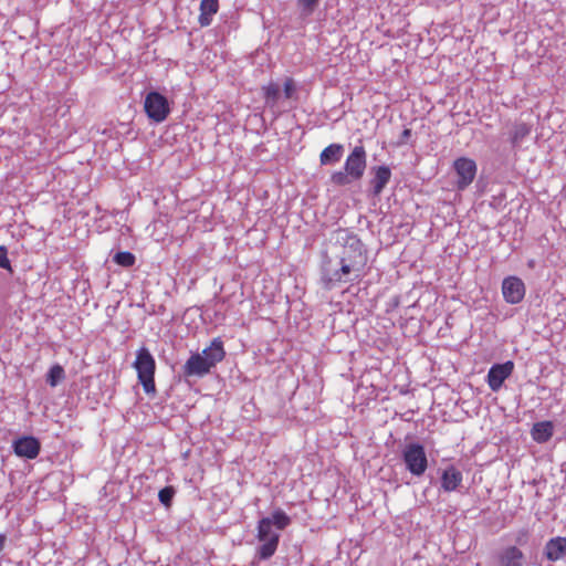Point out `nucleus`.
Here are the masks:
<instances>
[{
    "label": "nucleus",
    "instance_id": "f257e3e1",
    "mask_svg": "<svg viewBox=\"0 0 566 566\" xmlns=\"http://www.w3.org/2000/svg\"><path fill=\"white\" fill-rule=\"evenodd\" d=\"M338 234L343 249L338 255L337 268L325 270L323 273V282L328 289L340 283H358L366 275L368 256L360 239L343 229L338 230Z\"/></svg>",
    "mask_w": 566,
    "mask_h": 566
},
{
    "label": "nucleus",
    "instance_id": "f03ea898",
    "mask_svg": "<svg viewBox=\"0 0 566 566\" xmlns=\"http://www.w3.org/2000/svg\"><path fill=\"white\" fill-rule=\"evenodd\" d=\"M291 524L290 516L282 510H275L272 512L270 517H262L258 522L256 538L261 543L258 548V557L262 560L271 558L279 546L280 534L273 531V526L276 530H285Z\"/></svg>",
    "mask_w": 566,
    "mask_h": 566
},
{
    "label": "nucleus",
    "instance_id": "7ed1b4c3",
    "mask_svg": "<svg viewBox=\"0 0 566 566\" xmlns=\"http://www.w3.org/2000/svg\"><path fill=\"white\" fill-rule=\"evenodd\" d=\"M367 167V154L364 146H355L347 156L344 170L331 175V182L335 186H346L359 180Z\"/></svg>",
    "mask_w": 566,
    "mask_h": 566
},
{
    "label": "nucleus",
    "instance_id": "20e7f679",
    "mask_svg": "<svg viewBox=\"0 0 566 566\" xmlns=\"http://www.w3.org/2000/svg\"><path fill=\"white\" fill-rule=\"evenodd\" d=\"M137 373V378L140 385L143 386L144 391L147 395L156 394V384H155V371H156V361L151 353L147 347H140L136 353V359L133 364Z\"/></svg>",
    "mask_w": 566,
    "mask_h": 566
},
{
    "label": "nucleus",
    "instance_id": "39448f33",
    "mask_svg": "<svg viewBox=\"0 0 566 566\" xmlns=\"http://www.w3.org/2000/svg\"><path fill=\"white\" fill-rule=\"evenodd\" d=\"M402 459L407 470L416 476H421L428 468L427 454L420 443L407 444L402 451Z\"/></svg>",
    "mask_w": 566,
    "mask_h": 566
},
{
    "label": "nucleus",
    "instance_id": "423d86ee",
    "mask_svg": "<svg viewBox=\"0 0 566 566\" xmlns=\"http://www.w3.org/2000/svg\"><path fill=\"white\" fill-rule=\"evenodd\" d=\"M144 111L149 119L161 123L168 117L170 107L168 99L163 94L149 92L145 97Z\"/></svg>",
    "mask_w": 566,
    "mask_h": 566
},
{
    "label": "nucleus",
    "instance_id": "0eeeda50",
    "mask_svg": "<svg viewBox=\"0 0 566 566\" xmlns=\"http://www.w3.org/2000/svg\"><path fill=\"white\" fill-rule=\"evenodd\" d=\"M453 168L458 176L457 188L458 190H464L475 178L476 164L471 158L460 157L454 160Z\"/></svg>",
    "mask_w": 566,
    "mask_h": 566
},
{
    "label": "nucleus",
    "instance_id": "6e6552de",
    "mask_svg": "<svg viewBox=\"0 0 566 566\" xmlns=\"http://www.w3.org/2000/svg\"><path fill=\"white\" fill-rule=\"evenodd\" d=\"M526 293V287L522 279L515 275L506 276L502 282V295L506 303L520 304Z\"/></svg>",
    "mask_w": 566,
    "mask_h": 566
},
{
    "label": "nucleus",
    "instance_id": "1a4fd4ad",
    "mask_svg": "<svg viewBox=\"0 0 566 566\" xmlns=\"http://www.w3.org/2000/svg\"><path fill=\"white\" fill-rule=\"evenodd\" d=\"M514 363L507 360L503 364L493 365L488 373L486 381L490 389L494 392L499 391L504 381L513 374Z\"/></svg>",
    "mask_w": 566,
    "mask_h": 566
},
{
    "label": "nucleus",
    "instance_id": "9d476101",
    "mask_svg": "<svg viewBox=\"0 0 566 566\" xmlns=\"http://www.w3.org/2000/svg\"><path fill=\"white\" fill-rule=\"evenodd\" d=\"M13 451L20 458L33 460L41 451V443L32 436H24L14 440Z\"/></svg>",
    "mask_w": 566,
    "mask_h": 566
},
{
    "label": "nucleus",
    "instance_id": "9b49d317",
    "mask_svg": "<svg viewBox=\"0 0 566 566\" xmlns=\"http://www.w3.org/2000/svg\"><path fill=\"white\" fill-rule=\"evenodd\" d=\"M210 364L199 353L192 354L182 367V373L186 377L199 376L202 377L210 373Z\"/></svg>",
    "mask_w": 566,
    "mask_h": 566
},
{
    "label": "nucleus",
    "instance_id": "f8f14e48",
    "mask_svg": "<svg viewBox=\"0 0 566 566\" xmlns=\"http://www.w3.org/2000/svg\"><path fill=\"white\" fill-rule=\"evenodd\" d=\"M497 562L500 566H524L525 556L517 546L511 545L497 554Z\"/></svg>",
    "mask_w": 566,
    "mask_h": 566
},
{
    "label": "nucleus",
    "instance_id": "ddd939ff",
    "mask_svg": "<svg viewBox=\"0 0 566 566\" xmlns=\"http://www.w3.org/2000/svg\"><path fill=\"white\" fill-rule=\"evenodd\" d=\"M544 555L549 562H557L566 557V537L556 536L547 541Z\"/></svg>",
    "mask_w": 566,
    "mask_h": 566
},
{
    "label": "nucleus",
    "instance_id": "4468645a",
    "mask_svg": "<svg viewBox=\"0 0 566 566\" xmlns=\"http://www.w3.org/2000/svg\"><path fill=\"white\" fill-rule=\"evenodd\" d=\"M201 355L213 368L218 363L222 361L226 357V350L223 347L222 339L220 337L213 338L210 345L202 350Z\"/></svg>",
    "mask_w": 566,
    "mask_h": 566
},
{
    "label": "nucleus",
    "instance_id": "2eb2a0df",
    "mask_svg": "<svg viewBox=\"0 0 566 566\" xmlns=\"http://www.w3.org/2000/svg\"><path fill=\"white\" fill-rule=\"evenodd\" d=\"M463 476L460 470L450 465L441 474V489L444 492L455 491L462 483Z\"/></svg>",
    "mask_w": 566,
    "mask_h": 566
},
{
    "label": "nucleus",
    "instance_id": "dca6fc26",
    "mask_svg": "<svg viewBox=\"0 0 566 566\" xmlns=\"http://www.w3.org/2000/svg\"><path fill=\"white\" fill-rule=\"evenodd\" d=\"M199 9V24L201 27H208L212 22L213 15L219 10V0H201Z\"/></svg>",
    "mask_w": 566,
    "mask_h": 566
},
{
    "label": "nucleus",
    "instance_id": "f3484780",
    "mask_svg": "<svg viewBox=\"0 0 566 566\" xmlns=\"http://www.w3.org/2000/svg\"><path fill=\"white\" fill-rule=\"evenodd\" d=\"M554 432V426L552 421H541L533 424L531 434L534 441L538 443L547 442Z\"/></svg>",
    "mask_w": 566,
    "mask_h": 566
},
{
    "label": "nucleus",
    "instance_id": "a211bd4d",
    "mask_svg": "<svg viewBox=\"0 0 566 566\" xmlns=\"http://www.w3.org/2000/svg\"><path fill=\"white\" fill-rule=\"evenodd\" d=\"M391 178V171L387 166H379L375 169V176L371 179L373 191L376 196L380 195Z\"/></svg>",
    "mask_w": 566,
    "mask_h": 566
},
{
    "label": "nucleus",
    "instance_id": "6ab92c4d",
    "mask_svg": "<svg viewBox=\"0 0 566 566\" xmlns=\"http://www.w3.org/2000/svg\"><path fill=\"white\" fill-rule=\"evenodd\" d=\"M344 147L340 144H331L319 154L321 165H329L339 161L343 156Z\"/></svg>",
    "mask_w": 566,
    "mask_h": 566
},
{
    "label": "nucleus",
    "instance_id": "aec40b11",
    "mask_svg": "<svg viewBox=\"0 0 566 566\" xmlns=\"http://www.w3.org/2000/svg\"><path fill=\"white\" fill-rule=\"evenodd\" d=\"M532 126L524 122L515 123L510 133V142L513 148H517L520 144L531 134Z\"/></svg>",
    "mask_w": 566,
    "mask_h": 566
},
{
    "label": "nucleus",
    "instance_id": "412c9836",
    "mask_svg": "<svg viewBox=\"0 0 566 566\" xmlns=\"http://www.w3.org/2000/svg\"><path fill=\"white\" fill-rule=\"evenodd\" d=\"M262 92L265 98V104L273 107L276 105L280 97V87L275 83H270L262 87Z\"/></svg>",
    "mask_w": 566,
    "mask_h": 566
},
{
    "label": "nucleus",
    "instance_id": "4be33fe9",
    "mask_svg": "<svg viewBox=\"0 0 566 566\" xmlns=\"http://www.w3.org/2000/svg\"><path fill=\"white\" fill-rule=\"evenodd\" d=\"M65 378V371L59 364L53 365L46 376V381L51 387H55L60 381Z\"/></svg>",
    "mask_w": 566,
    "mask_h": 566
},
{
    "label": "nucleus",
    "instance_id": "5701e85b",
    "mask_svg": "<svg viewBox=\"0 0 566 566\" xmlns=\"http://www.w3.org/2000/svg\"><path fill=\"white\" fill-rule=\"evenodd\" d=\"M114 262L124 268H130L135 264L136 258L132 252L122 251L117 252L114 258Z\"/></svg>",
    "mask_w": 566,
    "mask_h": 566
},
{
    "label": "nucleus",
    "instance_id": "b1692460",
    "mask_svg": "<svg viewBox=\"0 0 566 566\" xmlns=\"http://www.w3.org/2000/svg\"><path fill=\"white\" fill-rule=\"evenodd\" d=\"M296 2L297 7L301 9L302 14L311 15L318 6L319 0H296Z\"/></svg>",
    "mask_w": 566,
    "mask_h": 566
},
{
    "label": "nucleus",
    "instance_id": "393cba45",
    "mask_svg": "<svg viewBox=\"0 0 566 566\" xmlns=\"http://www.w3.org/2000/svg\"><path fill=\"white\" fill-rule=\"evenodd\" d=\"M174 495H175V490L172 486H166V488L161 489L158 493L159 501L166 506L171 505Z\"/></svg>",
    "mask_w": 566,
    "mask_h": 566
},
{
    "label": "nucleus",
    "instance_id": "a878e982",
    "mask_svg": "<svg viewBox=\"0 0 566 566\" xmlns=\"http://www.w3.org/2000/svg\"><path fill=\"white\" fill-rule=\"evenodd\" d=\"M0 268L12 272L11 262L8 258V249L0 245Z\"/></svg>",
    "mask_w": 566,
    "mask_h": 566
},
{
    "label": "nucleus",
    "instance_id": "bb28decb",
    "mask_svg": "<svg viewBox=\"0 0 566 566\" xmlns=\"http://www.w3.org/2000/svg\"><path fill=\"white\" fill-rule=\"evenodd\" d=\"M283 91H284V96L286 98H292L295 91H296V86H295V82L292 77H287L285 81H284V87H283Z\"/></svg>",
    "mask_w": 566,
    "mask_h": 566
},
{
    "label": "nucleus",
    "instance_id": "cd10ccee",
    "mask_svg": "<svg viewBox=\"0 0 566 566\" xmlns=\"http://www.w3.org/2000/svg\"><path fill=\"white\" fill-rule=\"evenodd\" d=\"M411 134L412 133L410 128H405L401 133L400 144L406 143L410 138Z\"/></svg>",
    "mask_w": 566,
    "mask_h": 566
},
{
    "label": "nucleus",
    "instance_id": "c85d7f7f",
    "mask_svg": "<svg viewBox=\"0 0 566 566\" xmlns=\"http://www.w3.org/2000/svg\"><path fill=\"white\" fill-rule=\"evenodd\" d=\"M527 535H528V534H527V532H526V531H521V532H520V535H518V537H517V539H516V542H517V543H520V544H522V543H523V538H527Z\"/></svg>",
    "mask_w": 566,
    "mask_h": 566
},
{
    "label": "nucleus",
    "instance_id": "c756f323",
    "mask_svg": "<svg viewBox=\"0 0 566 566\" xmlns=\"http://www.w3.org/2000/svg\"><path fill=\"white\" fill-rule=\"evenodd\" d=\"M7 542V536L4 534H0V552L4 548Z\"/></svg>",
    "mask_w": 566,
    "mask_h": 566
}]
</instances>
